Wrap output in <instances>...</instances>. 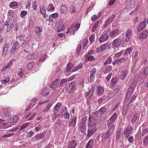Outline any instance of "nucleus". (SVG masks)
Segmentation results:
<instances>
[{"instance_id": "nucleus-1", "label": "nucleus", "mask_w": 148, "mask_h": 148, "mask_svg": "<svg viewBox=\"0 0 148 148\" xmlns=\"http://www.w3.org/2000/svg\"><path fill=\"white\" fill-rule=\"evenodd\" d=\"M97 130V128L96 124H93L92 125H88L87 136L88 137H91Z\"/></svg>"}, {"instance_id": "nucleus-2", "label": "nucleus", "mask_w": 148, "mask_h": 148, "mask_svg": "<svg viewBox=\"0 0 148 148\" xmlns=\"http://www.w3.org/2000/svg\"><path fill=\"white\" fill-rule=\"evenodd\" d=\"M135 85H133V84L132 83L131 84L127 92V94L125 99L126 101H128L129 99L134 92V87H135Z\"/></svg>"}, {"instance_id": "nucleus-3", "label": "nucleus", "mask_w": 148, "mask_h": 148, "mask_svg": "<svg viewBox=\"0 0 148 148\" xmlns=\"http://www.w3.org/2000/svg\"><path fill=\"white\" fill-rule=\"evenodd\" d=\"M75 83L72 82L68 85H66V90L68 92H73L75 90Z\"/></svg>"}, {"instance_id": "nucleus-4", "label": "nucleus", "mask_w": 148, "mask_h": 148, "mask_svg": "<svg viewBox=\"0 0 148 148\" xmlns=\"http://www.w3.org/2000/svg\"><path fill=\"white\" fill-rule=\"evenodd\" d=\"M132 33V30L131 29H127L125 32V41L126 42H128L130 40L131 37V34Z\"/></svg>"}, {"instance_id": "nucleus-5", "label": "nucleus", "mask_w": 148, "mask_h": 148, "mask_svg": "<svg viewBox=\"0 0 148 148\" xmlns=\"http://www.w3.org/2000/svg\"><path fill=\"white\" fill-rule=\"evenodd\" d=\"M121 43V40L119 38H116L113 40L112 43V47L113 48L118 47Z\"/></svg>"}, {"instance_id": "nucleus-6", "label": "nucleus", "mask_w": 148, "mask_h": 148, "mask_svg": "<svg viewBox=\"0 0 148 148\" xmlns=\"http://www.w3.org/2000/svg\"><path fill=\"white\" fill-rule=\"evenodd\" d=\"M95 88L93 86H91L90 91L85 93V97L87 99L90 98L93 95Z\"/></svg>"}, {"instance_id": "nucleus-7", "label": "nucleus", "mask_w": 148, "mask_h": 148, "mask_svg": "<svg viewBox=\"0 0 148 148\" xmlns=\"http://www.w3.org/2000/svg\"><path fill=\"white\" fill-rule=\"evenodd\" d=\"M133 129V127L131 126H128L125 130L124 135L126 138H127L131 134Z\"/></svg>"}, {"instance_id": "nucleus-8", "label": "nucleus", "mask_w": 148, "mask_h": 148, "mask_svg": "<svg viewBox=\"0 0 148 148\" xmlns=\"http://www.w3.org/2000/svg\"><path fill=\"white\" fill-rule=\"evenodd\" d=\"M19 45L18 42L16 41L12 47L10 53L12 54L14 53L16 51L17 49L18 48Z\"/></svg>"}, {"instance_id": "nucleus-9", "label": "nucleus", "mask_w": 148, "mask_h": 148, "mask_svg": "<svg viewBox=\"0 0 148 148\" xmlns=\"http://www.w3.org/2000/svg\"><path fill=\"white\" fill-rule=\"evenodd\" d=\"M116 113H115L113 115L110 119L109 121H108V122L107 123V125H110L113 124L117 118Z\"/></svg>"}, {"instance_id": "nucleus-10", "label": "nucleus", "mask_w": 148, "mask_h": 148, "mask_svg": "<svg viewBox=\"0 0 148 148\" xmlns=\"http://www.w3.org/2000/svg\"><path fill=\"white\" fill-rule=\"evenodd\" d=\"M76 145V141L74 140H71L68 143L67 148H75Z\"/></svg>"}, {"instance_id": "nucleus-11", "label": "nucleus", "mask_w": 148, "mask_h": 148, "mask_svg": "<svg viewBox=\"0 0 148 148\" xmlns=\"http://www.w3.org/2000/svg\"><path fill=\"white\" fill-rule=\"evenodd\" d=\"M104 91V87L101 86L99 85L97 87L96 92L97 93L98 95H101L103 92Z\"/></svg>"}, {"instance_id": "nucleus-12", "label": "nucleus", "mask_w": 148, "mask_h": 148, "mask_svg": "<svg viewBox=\"0 0 148 148\" xmlns=\"http://www.w3.org/2000/svg\"><path fill=\"white\" fill-rule=\"evenodd\" d=\"M108 38V36L106 34H105L102 35L99 39L100 42L102 43L106 40Z\"/></svg>"}, {"instance_id": "nucleus-13", "label": "nucleus", "mask_w": 148, "mask_h": 148, "mask_svg": "<svg viewBox=\"0 0 148 148\" xmlns=\"http://www.w3.org/2000/svg\"><path fill=\"white\" fill-rule=\"evenodd\" d=\"M9 45L7 44H5L3 46L2 50V56L5 57L7 53Z\"/></svg>"}, {"instance_id": "nucleus-14", "label": "nucleus", "mask_w": 148, "mask_h": 148, "mask_svg": "<svg viewBox=\"0 0 148 148\" xmlns=\"http://www.w3.org/2000/svg\"><path fill=\"white\" fill-rule=\"evenodd\" d=\"M59 82V80L58 79H57L50 85V88L54 89H55L58 87V85Z\"/></svg>"}, {"instance_id": "nucleus-15", "label": "nucleus", "mask_w": 148, "mask_h": 148, "mask_svg": "<svg viewBox=\"0 0 148 148\" xmlns=\"http://www.w3.org/2000/svg\"><path fill=\"white\" fill-rule=\"evenodd\" d=\"M146 26V24L145 21L142 22L138 26L137 31L140 32Z\"/></svg>"}, {"instance_id": "nucleus-16", "label": "nucleus", "mask_w": 148, "mask_h": 148, "mask_svg": "<svg viewBox=\"0 0 148 148\" xmlns=\"http://www.w3.org/2000/svg\"><path fill=\"white\" fill-rule=\"evenodd\" d=\"M86 130V123L84 121L81 125L79 127V130L82 133L84 132Z\"/></svg>"}, {"instance_id": "nucleus-17", "label": "nucleus", "mask_w": 148, "mask_h": 148, "mask_svg": "<svg viewBox=\"0 0 148 148\" xmlns=\"http://www.w3.org/2000/svg\"><path fill=\"white\" fill-rule=\"evenodd\" d=\"M45 135V133L44 132L41 133L39 134H37L35 136L36 138V140H38L43 138Z\"/></svg>"}, {"instance_id": "nucleus-18", "label": "nucleus", "mask_w": 148, "mask_h": 148, "mask_svg": "<svg viewBox=\"0 0 148 148\" xmlns=\"http://www.w3.org/2000/svg\"><path fill=\"white\" fill-rule=\"evenodd\" d=\"M77 120L76 117H75L73 119H71V121L69 122V125L70 126L74 127L76 125Z\"/></svg>"}, {"instance_id": "nucleus-19", "label": "nucleus", "mask_w": 148, "mask_h": 148, "mask_svg": "<svg viewBox=\"0 0 148 148\" xmlns=\"http://www.w3.org/2000/svg\"><path fill=\"white\" fill-rule=\"evenodd\" d=\"M127 74V72L126 70H124L121 73L120 77L122 80H123Z\"/></svg>"}, {"instance_id": "nucleus-20", "label": "nucleus", "mask_w": 148, "mask_h": 148, "mask_svg": "<svg viewBox=\"0 0 148 148\" xmlns=\"http://www.w3.org/2000/svg\"><path fill=\"white\" fill-rule=\"evenodd\" d=\"M18 117L17 115H15L12 118L9 119L8 121L10 123H14L17 122L18 120Z\"/></svg>"}, {"instance_id": "nucleus-21", "label": "nucleus", "mask_w": 148, "mask_h": 148, "mask_svg": "<svg viewBox=\"0 0 148 148\" xmlns=\"http://www.w3.org/2000/svg\"><path fill=\"white\" fill-rule=\"evenodd\" d=\"M148 35V32L147 31H145L143 32L142 33L140 34L139 37L140 38H145L147 37Z\"/></svg>"}, {"instance_id": "nucleus-22", "label": "nucleus", "mask_w": 148, "mask_h": 148, "mask_svg": "<svg viewBox=\"0 0 148 148\" xmlns=\"http://www.w3.org/2000/svg\"><path fill=\"white\" fill-rule=\"evenodd\" d=\"M50 92V90L47 88H44L42 90V94L43 96H47Z\"/></svg>"}, {"instance_id": "nucleus-23", "label": "nucleus", "mask_w": 148, "mask_h": 148, "mask_svg": "<svg viewBox=\"0 0 148 148\" xmlns=\"http://www.w3.org/2000/svg\"><path fill=\"white\" fill-rule=\"evenodd\" d=\"M96 72V69H93L91 71L90 77V78L92 80L94 78Z\"/></svg>"}, {"instance_id": "nucleus-24", "label": "nucleus", "mask_w": 148, "mask_h": 148, "mask_svg": "<svg viewBox=\"0 0 148 148\" xmlns=\"http://www.w3.org/2000/svg\"><path fill=\"white\" fill-rule=\"evenodd\" d=\"M73 66V64L71 63L68 64L66 67V70H64L65 72H68L71 69Z\"/></svg>"}, {"instance_id": "nucleus-25", "label": "nucleus", "mask_w": 148, "mask_h": 148, "mask_svg": "<svg viewBox=\"0 0 148 148\" xmlns=\"http://www.w3.org/2000/svg\"><path fill=\"white\" fill-rule=\"evenodd\" d=\"M94 141L92 139L90 140L88 142L86 148H92L93 146Z\"/></svg>"}, {"instance_id": "nucleus-26", "label": "nucleus", "mask_w": 148, "mask_h": 148, "mask_svg": "<svg viewBox=\"0 0 148 148\" xmlns=\"http://www.w3.org/2000/svg\"><path fill=\"white\" fill-rule=\"evenodd\" d=\"M148 75V67L145 68L144 70L142 72V75L143 77H144L145 78L146 76Z\"/></svg>"}, {"instance_id": "nucleus-27", "label": "nucleus", "mask_w": 148, "mask_h": 148, "mask_svg": "<svg viewBox=\"0 0 148 148\" xmlns=\"http://www.w3.org/2000/svg\"><path fill=\"white\" fill-rule=\"evenodd\" d=\"M40 12L43 15L44 17L46 18V16H45L46 11L45 7L44 6H42L40 9Z\"/></svg>"}, {"instance_id": "nucleus-28", "label": "nucleus", "mask_w": 148, "mask_h": 148, "mask_svg": "<svg viewBox=\"0 0 148 148\" xmlns=\"http://www.w3.org/2000/svg\"><path fill=\"white\" fill-rule=\"evenodd\" d=\"M138 51H136L134 53V55L132 58V59L135 61H136L138 60Z\"/></svg>"}, {"instance_id": "nucleus-29", "label": "nucleus", "mask_w": 148, "mask_h": 148, "mask_svg": "<svg viewBox=\"0 0 148 148\" xmlns=\"http://www.w3.org/2000/svg\"><path fill=\"white\" fill-rule=\"evenodd\" d=\"M108 125L109 126L108 130L113 133L115 127V125L112 124L110 125Z\"/></svg>"}, {"instance_id": "nucleus-30", "label": "nucleus", "mask_w": 148, "mask_h": 148, "mask_svg": "<svg viewBox=\"0 0 148 148\" xmlns=\"http://www.w3.org/2000/svg\"><path fill=\"white\" fill-rule=\"evenodd\" d=\"M10 126L7 123H0V127L2 128L6 129Z\"/></svg>"}, {"instance_id": "nucleus-31", "label": "nucleus", "mask_w": 148, "mask_h": 148, "mask_svg": "<svg viewBox=\"0 0 148 148\" xmlns=\"http://www.w3.org/2000/svg\"><path fill=\"white\" fill-rule=\"evenodd\" d=\"M119 32V30L115 29L112 30L110 33V35L111 37L115 36Z\"/></svg>"}, {"instance_id": "nucleus-32", "label": "nucleus", "mask_w": 148, "mask_h": 148, "mask_svg": "<svg viewBox=\"0 0 148 148\" xmlns=\"http://www.w3.org/2000/svg\"><path fill=\"white\" fill-rule=\"evenodd\" d=\"M138 113H137L133 115V116L131 120V122L132 123H135L136 121Z\"/></svg>"}, {"instance_id": "nucleus-33", "label": "nucleus", "mask_w": 148, "mask_h": 148, "mask_svg": "<svg viewBox=\"0 0 148 148\" xmlns=\"http://www.w3.org/2000/svg\"><path fill=\"white\" fill-rule=\"evenodd\" d=\"M99 21H97L95 23V24L94 25V26L92 30V32H94L97 29V27L99 26Z\"/></svg>"}, {"instance_id": "nucleus-34", "label": "nucleus", "mask_w": 148, "mask_h": 148, "mask_svg": "<svg viewBox=\"0 0 148 148\" xmlns=\"http://www.w3.org/2000/svg\"><path fill=\"white\" fill-rule=\"evenodd\" d=\"M132 49L131 47H130L127 49L125 51L124 53V55H126L128 54H130L131 53L132 51Z\"/></svg>"}, {"instance_id": "nucleus-35", "label": "nucleus", "mask_w": 148, "mask_h": 148, "mask_svg": "<svg viewBox=\"0 0 148 148\" xmlns=\"http://www.w3.org/2000/svg\"><path fill=\"white\" fill-rule=\"evenodd\" d=\"M82 66L81 64H79L76 66L72 70L73 72L76 71L79 69H80L82 68Z\"/></svg>"}, {"instance_id": "nucleus-36", "label": "nucleus", "mask_w": 148, "mask_h": 148, "mask_svg": "<svg viewBox=\"0 0 148 148\" xmlns=\"http://www.w3.org/2000/svg\"><path fill=\"white\" fill-rule=\"evenodd\" d=\"M118 81V78L117 77H114L112 79L111 81V83L112 85L114 86Z\"/></svg>"}, {"instance_id": "nucleus-37", "label": "nucleus", "mask_w": 148, "mask_h": 148, "mask_svg": "<svg viewBox=\"0 0 148 148\" xmlns=\"http://www.w3.org/2000/svg\"><path fill=\"white\" fill-rule=\"evenodd\" d=\"M73 31V34H75V31L73 30V25H71L69 27L68 30L66 32V34H67L71 31L72 32Z\"/></svg>"}, {"instance_id": "nucleus-38", "label": "nucleus", "mask_w": 148, "mask_h": 148, "mask_svg": "<svg viewBox=\"0 0 148 148\" xmlns=\"http://www.w3.org/2000/svg\"><path fill=\"white\" fill-rule=\"evenodd\" d=\"M9 6L11 8H16L17 6V3L15 1L9 4Z\"/></svg>"}, {"instance_id": "nucleus-39", "label": "nucleus", "mask_w": 148, "mask_h": 148, "mask_svg": "<svg viewBox=\"0 0 148 148\" xmlns=\"http://www.w3.org/2000/svg\"><path fill=\"white\" fill-rule=\"evenodd\" d=\"M42 31V29L39 26L36 28V32L37 35H38L40 32Z\"/></svg>"}, {"instance_id": "nucleus-40", "label": "nucleus", "mask_w": 148, "mask_h": 148, "mask_svg": "<svg viewBox=\"0 0 148 148\" xmlns=\"http://www.w3.org/2000/svg\"><path fill=\"white\" fill-rule=\"evenodd\" d=\"M115 17V15L114 14H112L111 16L107 20V21L109 22V23H110L112 22V21H113Z\"/></svg>"}, {"instance_id": "nucleus-41", "label": "nucleus", "mask_w": 148, "mask_h": 148, "mask_svg": "<svg viewBox=\"0 0 148 148\" xmlns=\"http://www.w3.org/2000/svg\"><path fill=\"white\" fill-rule=\"evenodd\" d=\"M139 67V65L135 63L134 65L133 66L132 68V71L133 72L135 71H137Z\"/></svg>"}, {"instance_id": "nucleus-42", "label": "nucleus", "mask_w": 148, "mask_h": 148, "mask_svg": "<svg viewBox=\"0 0 148 148\" xmlns=\"http://www.w3.org/2000/svg\"><path fill=\"white\" fill-rule=\"evenodd\" d=\"M48 10L49 11H53L55 10V8L54 6L51 3L49 4V6H48Z\"/></svg>"}, {"instance_id": "nucleus-43", "label": "nucleus", "mask_w": 148, "mask_h": 148, "mask_svg": "<svg viewBox=\"0 0 148 148\" xmlns=\"http://www.w3.org/2000/svg\"><path fill=\"white\" fill-rule=\"evenodd\" d=\"M94 117L93 116H90L89 118V123L88 125H92V124L94 122Z\"/></svg>"}, {"instance_id": "nucleus-44", "label": "nucleus", "mask_w": 148, "mask_h": 148, "mask_svg": "<svg viewBox=\"0 0 148 148\" xmlns=\"http://www.w3.org/2000/svg\"><path fill=\"white\" fill-rule=\"evenodd\" d=\"M66 10H67L66 6L65 5H64L61 6L60 12L61 13H63L65 12Z\"/></svg>"}, {"instance_id": "nucleus-45", "label": "nucleus", "mask_w": 148, "mask_h": 148, "mask_svg": "<svg viewBox=\"0 0 148 148\" xmlns=\"http://www.w3.org/2000/svg\"><path fill=\"white\" fill-rule=\"evenodd\" d=\"M111 67L110 65L107 66L106 67L104 71V72L107 73L111 71Z\"/></svg>"}, {"instance_id": "nucleus-46", "label": "nucleus", "mask_w": 148, "mask_h": 148, "mask_svg": "<svg viewBox=\"0 0 148 148\" xmlns=\"http://www.w3.org/2000/svg\"><path fill=\"white\" fill-rule=\"evenodd\" d=\"M107 138H110L113 132H111L108 130L106 133H104Z\"/></svg>"}, {"instance_id": "nucleus-47", "label": "nucleus", "mask_w": 148, "mask_h": 148, "mask_svg": "<svg viewBox=\"0 0 148 148\" xmlns=\"http://www.w3.org/2000/svg\"><path fill=\"white\" fill-rule=\"evenodd\" d=\"M69 10L71 13L75 12V7L73 5H71L70 7Z\"/></svg>"}, {"instance_id": "nucleus-48", "label": "nucleus", "mask_w": 148, "mask_h": 148, "mask_svg": "<svg viewBox=\"0 0 148 148\" xmlns=\"http://www.w3.org/2000/svg\"><path fill=\"white\" fill-rule=\"evenodd\" d=\"M106 108L104 106L101 108L99 110V111L101 112L100 114L101 115L103 114L105 112H106Z\"/></svg>"}, {"instance_id": "nucleus-49", "label": "nucleus", "mask_w": 148, "mask_h": 148, "mask_svg": "<svg viewBox=\"0 0 148 148\" xmlns=\"http://www.w3.org/2000/svg\"><path fill=\"white\" fill-rule=\"evenodd\" d=\"M10 114L8 111L7 110H5L4 112V115L2 117L3 118H5L6 117H8L9 116Z\"/></svg>"}, {"instance_id": "nucleus-50", "label": "nucleus", "mask_w": 148, "mask_h": 148, "mask_svg": "<svg viewBox=\"0 0 148 148\" xmlns=\"http://www.w3.org/2000/svg\"><path fill=\"white\" fill-rule=\"evenodd\" d=\"M111 59L112 58L111 57H109L104 62V65L106 66V65L107 64L110 63L111 62Z\"/></svg>"}, {"instance_id": "nucleus-51", "label": "nucleus", "mask_w": 148, "mask_h": 148, "mask_svg": "<svg viewBox=\"0 0 148 148\" xmlns=\"http://www.w3.org/2000/svg\"><path fill=\"white\" fill-rule=\"evenodd\" d=\"M122 132L121 129H120L119 131L117 132V134L116 136V139H119L120 138V136Z\"/></svg>"}, {"instance_id": "nucleus-52", "label": "nucleus", "mask_w": 148, "mask_h": 148, "mask_svg": "<svg viewBox=\"0 0 148 148\" xmlns=\"http://www.w3.org/2000/svg\"><path fill=\"white\" fill-rule=\"evenodd\" d=\"M143 143L145 145H147L148 144V136L144 138Z\"/></svg>"}, {"instance_id": "nucleus-53", "label": "nucleus", "mask_w": 148, "mask_h": 148, "mask_svg": "<svg viewBox=\"0 0 148 148\" xmlns=\"http://www.w3.org/2000/svg\"><path fill=\"white\" fill-rule=\"evenodd\" d=\"M82 48L81 45L80 44H79L77 46V49H76L77 54H78L79 53L80 51Z\"/></svg>"}, {"instance_id": "nucleus-54", "label": "nucleus", "mask_w": 148, "mask_h": 148, "mask_svg": "<svg viewBox=\"0 0 148 148\" xmlns=\"http://www.w3.org/2000/svg\"><path fill=\"white\" fill-rule=\"evenodd\" d=\"M148 132V128L143 129L142 130L141 135L144 136Z\"/></svg>"}, {"instance_id": "nucleus-55", "label": "nucleus", "mask_w": 148, "mask_h": 148, "mask_svg": "<svg viewBox=\"0 0 148 148\" xmlns=\"http://www.w3.org/2000/svg\"><path fill=\"white\" fill-rule=\"evenodd\" d=\"M52 105L51 104H48L46 106L45 109L44 110V112H47L49 110Z\"/></svg>"}, {"instance_id": "nucleus-56", "label": "nucleus", "mask_w": 148, "mask_h": 148, "mask_svg": "<svg viewBox=\"0 0 148 148\" xmlns=\"http://www.w3.org/2000/svg\"><path fill=\"white\" fill-rule=\"evenodd\" d=\"M34 63L33 62H31L29 63L27 65V68L28 69H30L33 67L34 65Z\"/></svg>"}, {"instance_id": "nucleus-57", "label": "nucleus", "mask_w": 148, "mask_h": 148, "mask_svg": "<svg viewBox=\"0 0 148 148\" xmlns=\"http://www.w3.org/2000/svg\"><path fill=\"white\" fill-rule=\"evenodd\" d=\"M20 71H18V72H19L18 73V75L19 76H20L21 77L23 76V70L22 69H19Z\"/></svg>"}, {"instance_id": "nucleus-58", "label": "nucleus", "mask_w": 148, "mask_h": 148, "mask_svg": "<svg viewBox=\"0 0 148 148\" xmlns=\"http://www.w3.org/2000/svg\"><path fill=\"white\" fill-rule=\"evenodd\" d=\"M29 124V123H27L23 124L20 128V130H22L25 128Z\"/></svg>"}, {"instance_id": "nucleus-59", "label": "nucleus", "mask_w": 148, "mask_h": 148, "mask_svg": "<svg viewBox=\"0 0 148 148\" xmlns=\"http://www.w3.org/2000/svg\"><path fill=\"white\" fill-rule=\"evenodd\" d=\"M13 135H14L13 133L8 134H6L5 135L3 136H2V137L3 138H7L8 137L12 136Z\"/></svg>"}, {"instance_id": "nucleus-60", "label": "nucleus", "mask_w": 148, "mask_h": 148, "mask_svg": "<svg viewBox=\"0 0 148 148\" xmlns=\"http://www.w3.org/2000/svg\"><path fill=\"white\" fill-rule=\"evenodd\" d=\"M28 58L29 60L34 59L35 58L34 55L33 54L28 55Z\"/></svg>"}, {"instance_id": "nucleus-61", "label": "nucleus", "mask_w": 148, "mask_h": 148, "mask_svg": "<svg viewBox=\"0 0 148 148\" xmlns=\"http://www.w3.org/2000/svg\"><path fill=\"white\" fill-rule=\"evenodd\" d=\"M106 44L103 45L100 47L101 51H103V50H105L106 48Z\"/></svg>"}, {"instance_id": "nucleus-62", "label": "nucleus", "mask_w": 148, "mask_h": 148, "mask_svg": "<svg viewBox=\"0 0 148 148\" xmlns=\"http://www.w3.org/2000/svg\"><path fill=\"white\" fill-rule=\"evenodd\" d=\"M37 7L36 2L35 1L34 2L32 3V8H33V9L35 10H36Z\"/></svg>"}, {"instance_id": "nucleus-63", "label": "nucleus", "mask_w": 148, "mask_h": 148, "mask_svg": "<svg viewBox=\"0 0 148 148\" xmlns=\"http://www.w3.org/2000/svg\"><path fill=\"white\" fill-rule=\"evenodd\" d=\"M13 25L12 24H11L9 26H8L7 28V32H8L10 31L12 28L13 27Z\"/></svg>"}, {"instance_id": "nucleus-64", "label": "nucleus", "mask_w": 148, "mask_h": 148, "mask_svg": "<svg viewBox=\"0 0 148 148\" xmlns=\"http://www.w3.org/2000/svg\"><path fill=\"white\" fill-rule=\"evenodd\" d=\"M98 18V16L96 15H93L92 16L91 20L92 21H94L96 20Z\"/></svg>"}]
</instances>
